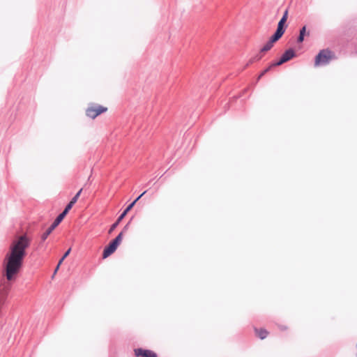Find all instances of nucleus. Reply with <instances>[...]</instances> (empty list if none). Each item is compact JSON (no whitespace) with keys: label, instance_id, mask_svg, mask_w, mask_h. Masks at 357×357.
Instances as JSON below:
<instances>
[{"label":"nucleus","instance_id":"obj_1","mask_svg":"<svg viewBox=\"0 0 357 357\" xmlns=\"http://www.w3.org/2000/svg\"><path fill=\"white\" fill-rule=\"evenodd\" d=\"M32 239L24 234L17 239L10 247L6 255L7 264L6 277L8 281H15L18 273L24 266V259L27 255L26 249L31 245Z\"/></svg>","mask_w":357,"mask_h":357},{"label":"nucleus","instance_id":"obj_2","mask_svg":"<svg viewBox=\"0 0 357 357\" xmlns=\"http://www.w3.org/2000/svg\"><path fill=\"white\" fill-rule=\"evenodd\" d=\"M83 188H80L75 195L71 198L69 202L65 206L63 211L60 213L56 218L54 220L50 226L43 232L40 236V239L38 243V247L43 246L44 242L47 240L48 236L52 233V231L61 223L70 211L72 209L73 206L77 203L79 199Z\"/></svg>","mask_w":357,"mask_h":357},{"label":"nucleus","instance_id":"obj_3","mask_svg":"<svg viewBox=\"0 0 357 357\" xmlns=\"http://www.w3.org/2000/svg\"><path fill=\"white\" fill-rule=\"evenodd\" d=\"M337 59L335 53L328 47L320 50L314 57V66L315 68L326 66L331 61Z\"/></svg>","mask_w":357,"mask_h":357},{"label":"nucleus","instance_id":"obj_4","mask_svg":"<svg viewBox=\"0 0 357 357\" xmlns=\"http://www.w3.org/2000/svg\"><path fill=\"white\" fill-rule=\"evenodd\" d=\"M122 240L123 233L119 232L114 238L112 239L109 243L105 246L102 252V258L106 259L114 253L121 245Z\"/></svg>","mask_w":357,"mask_h":357},{"label":"nucleus","instance_id":"obj_5","mask_svg":"<svg viewBox=\"0 0 357 357\" xmlns=\"http://www.w3.org/2000/svg\"><path fill=\"white\" fill-rule=\"evenodd\" d=\"M107 109V107L91 102L86 109V115L91 119H95L98 116L105 113Z\"/></svg>","mask_w":357,"mask_h":357},{"label":"nucleus","instance_id":"obj_6","mask_svg":"<svg viewBox=\"0 0 357 357\" xmlns=\"http://www.w3.org/2000/svg\"><path fill=\"white\" fill-rule=\"evenodd\" d=\"M296 57H297V54L295 49L289 47L284 52L279 59L273 61V66H279Z\"/></svg>","mask_w":357,"mask_h":357},{"label":"nucleus","instance_id":"obj_7","mask_svg":"<svg viewBox=\"0 0 357 357\" xmlns=\"http://www.w3.org/2000/svg\"><path fill=\"white\" fill-rule=\"evenodd\" d=\"M288 16H289V10H288V8H286L284 10V11L283 12L280 20L278 22L277 28H276V30L275 31V33L280 35L281 36H283L287 28L288 27V24L287 22Z\"/></svg>","mask_w":357,"mask_h":357},{"label":"nucleus","instance_id":"obj_8","mask_svg":"<svg viewBox=\"0 0 357 357\" xmlns=\"http://www.w3.org/2000/svg\"><path fill=\"white\" fill-rule=\"evenodd\" d=\"M282 37V36L274 31V33L269 37L267 42L259 49L260 53L265 54L266 52L271 50L274 46L275 43L278 42Z\"/></svg>","mask_w":357,"mask_h":357},{"label":"nucleus","instance_id":"obj_9","mask_svg":"<svg viewBox=\"0 0 357 357\" xmlns=\"http://www.w3.org/2000/svg\"><path fill=\"white\" fill-rule=\"evenodd\" d=\"M130 207V206H128L127 205L126 207L123 210L121 213L117 217L115 222L110 225L109 229L108 230V233L109 234H112L116 229V227L119 225V224L124 219L126 215L132 210Z\"/></svg>","mask_w":357,"mask_h":357},{"label":"nucleus","instance_id":"obj_10","mask_svg":"<svg viewBox=\"0 0 357 357\" xmlns=\"http://www.w3.org/2000/svg\"><path fill=\"white\" fill-rule=\"evenodd\" d=\"M134 353L136 357H158L155 351L142 347L135 349Z\"/></svg>","mask_w":357,"mask_h":357},{"label":"nucleus","instance_id":"obj_11","mask_svg":"<svg viewBox=\"0 0 357 357\" xmlns=\"http://www.w3.org/2000/svg\"><path fill=\"white\" fill-rule=\"evenodd\" d=\"M354 23L355 22L354 21L352 24H350L351 22H349L345 25V29L343 31V33L347 39H352L357 36V26L354 25Z\"/></svg>","mask_w":357,"mask_h":357},{"label":"nucleus","instance_id":"obj_12","mask_svg":"<svg viewBox=\"0 0 357 357\" xmlns=\"http://www.w3.org/2000/svg\"><path fill=\"white\" fill-rule=\"evenodd\" d=\"M310 31L307 29V25H303L299 29L298 36L296 38V43L298 44H302L305 40V38L310 36Z\"/></svg>","mask_w":357,"mask_h":357},{"label":"nucleus","instance_id":"obj_13","mask_svg":"<svg viewBox=\"0 0 357 357\" xmlns=\"http://www.w3.org/2000/svg\"><path fill=\"white\" fill-rule=\"evenodd\" d=\"M264 53H260V50H259V52L255 54V55H253L249 60L248 61L245 63V65L243 66L242 70H244L245 69H246L247 68H248L250 65H252V63H255V62H259V61H261L264 56Z\"/></svg>","mask_w":357,"mask_h":357},{"label":"nucleus","instance_id":"obj_14","mask_svg":"<svg viewBox=\"0 0 357 357\" xmlns=\"http://www.w3.org/2000/svg\"><path fill=\"white\" fill-rule=\"evenodd\" d=\"M277 67V66H273V61L266 67L265 68L257 77V79L254 83L255 85H256L258 82L270 70H271L273 68Z\"/></svg>","mask_w":357,"mask_h":357},{"label":"nucleus","instance_id":"obj_15","mask_svg":"<svg viewBox=\"0 0 357 357\" xmlns=\"http://www.w3.org/2000/svg\"><path fill=\"white\" fill-rule=\"evenodd\" d=\"M255 332L256 333V335L260 339V340H264L266 338V337L268 335V331L264 328H254Z\"/></svg>","mask_w":357,"mask_h":357},{"label":"nucleus","instance_id":"obj_16","mask_svg":"<svg viewBox=\"0 0 357 357\" xmlns=\"http://www.w3.org/2000/svg\"><path fill=\"white\" fill-rule=\"evenodd\" d=\"M147 190H144L143 192H142L139 195H138L132 202H131L129 204H128V206H130V208L132 209V208L135 206L136 203L147 192Z\"/></svg>","mask_w":357,"mask_h":357},{"label":"nucleus","instance_id":"obj_17","mask_svg":"<svg viewBox=\"0 0 357 357\" xmlns=\"http://www.w3.org/2000/svg\"><path fill=\"white\" fill-rule=\"evenodd\" d=\"M70 252H71V248H69L64 252L62 257L59 259V260L58 261L59 266H61V265L63 264V261L69 256Z\"/></svg>","mask_w":357,"mask_h":357},{"label":"nucleus","instance_id":"obj_18","mask_svg":"<svg viewBox=\"0 0 357 357\" xmlns=\"http://www.w3.org/2000/svg\"><path fill=\"white\" fill-rule=\"evenodd\" d=\"M8 291L7 290V291H5L3 295L1 296L0 300H1V302L2 305H3L6 303V298H7V296H8Z\"/></svg>","mask_w":357,"mask_h":357},{"label":"nucleus","instance_id":"obj_19","mask_svg":"<svg viewBox=\"0 0 357 357\" xmlns=\"http://www.w3.org/2000/svg\"><path fill=\"white\" fill-rule=\"evenodd\" d=\"M129 226H130V222H128L125 225L124 227H123V229H121V231L120 232H122L123 233V236L124 235V233H126L128 229H129Z\"/></svg>","mask_w":357,"mask_h":357},{"label":"nucleus","instance_id":"obj_20","mask_svg":"<svg viewBox=\"0 0 357 357\" xmlns=\"http://www.w3.org/2000/svg\"><path fill=\"white\" fill-rule=\"evenodd\" d=\"M25 105V100L22 98L18 105V110L20 111L22 109L23 107Z\"/></svg>","mask_w":357,"mask_h":357},{"label":"nucleus","instance_id":"obj_21","mask_svg":"<svg viewBox=\"0 0 357 357\" xmlns=\"http://www.w3.org/2000/svg\"><path fill=\"white\" fill-rule=\"evenodd\" d=\"M60 268V266H59V264L57 263L54 270V273L52 274V278H53L54 277V275L56 274L57 271L59 270Z\"/></svg>","mask_w":357,"mask_h":357},{"label":"nucleus","instance_id":"obj_22","mask_svg":"<svg viewBox=\"0 0 357 357\" xmlns=\"http://www.w3.org/2000/svg\"><path fill=\"white\" fill-rule=\"evenodd\" d=\"M278 328L282 331H286L287 329V326H284V325H279Z\"/></svg>","mask_w":357,"mask_h":357},{"label":"nucleus","instance_id":"obj_23","mask_svg":"<svg viewBox=\"0 0 357 357\" xmlns=\"http://www.w3.org/2000/svg\"><path fill=\"white\" fill-rule=\"evenodd\" d=\"M133 218H134V216H132L128 222H130V223L132 222V220H133Z\"/></svg>","mask_w":357,"mask_h":357},{"label":"nucleus","instance_id":"obj_24","mask_svg":"<svg viewBox=\"0 0 357 357\" xmlns=\"http://www.w3.org/2000/svg\"><path fill=\"white\" fill-rule=\"evenodd\" d=\"M152 180H150L148 183L146 184V185H149L151 183Z\"/></svg>","mask_w":357,"mask_h":357}]
</instances>
